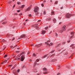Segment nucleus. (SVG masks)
<instances>
[{
    "instance_id": "nucleus-1",
    "label": "nucleus",
    "mask_w": 75,
    "mask_h": 75,
    "mask_svg": "<svg viewBox=\"0 0 75 75\" xmlns=\"http://www.w3.org/2000/svg\"><path fill=\"white\" fill-rule=\"evenodd\" d=\"M66 28V26H64L62 28V30L59 31L60 33H62L64 31H65L66 29H65Z\"/></svg>"
},
{
    "instance_id": "nucleus-2",
    "label": "nucleus",
    "mask_w": 75,
    "mask_h": 75,
    "mask_svg": "<svg viewBox=\"0 0 75 75\" xmlns=\"http://www.w3.org/2000/svg\"><path fill=\"white\" fill-rule=\"evenodd\" d=\"M24 54H23V55L21 57V61H23L24 60V59H25V56H24Z\"/></svg>"
},
{
    "instance_id": "nucleus-3",
    "label": "nucleus",
    "mask_w": 75,
    "mask_h": 75,
    "mask_svg": "<svg viewBox=\"0 0 75 75\" xmlns=\"http://www.w3.org/2000/svg\"><path fill=\"white\" fill-rule=\"evenodd\" d=\"M44 71H46L43 73L44 74H48V71H47V69H46V68H43Z\"/></svg>"
},
{
    "instance_id": "nucleus-4",
    "label": "nucleus",
    "mask_w": 75,
    "mask_h": 75,
    "mask_svg": "<svg viewBox=\"0 0 75 75\" xmlns=\"http://www.w3.org/2000/svg\"><path fill=\"white\" fill-rule=\"evenodd\" d=\"M24 37H27V35H21V36H20L19 38L20 39H21V38H24Z\"/></svg>"
},
{
    "instance_id": "nucleus-5",
    "label": "nucleus",
    "mask_w": 75,
    "mask_h": 75,
    "mask_svg": "<svg viewBox=\"0 0 75 75\" xmlns=\"http://www.w3.org/2000/svg\"><path fill=\"white\" fill-rule=\"evenodd\" d=\"M34 12H37V10L38 9V7L37 6H36L34 8Z\"/></svg>"
},
{
    "instance_id": "nucleus-6",
    "label": "nucleus",
    "mask_w": 75,
    "mask_h": 75,
    "mask_svg": "<svg viewBox=\"0 0 75 75\" xmlns=\"http://www.w3.org/2000/svg\"><path fill=\"white\" fill-rule=\"evenodd\" d=\"M71 16H72V15H71L69 13H67L66 15V17L67 18H69Z\"/></svg>"
},
{
    "instance_id": "nucleus-7",
    "label": "nucleus",
    "mask_w": 75,
    "mask_h": 75,
    "mask_svg": "<svg viewBox=\"0 0 75 75\" xmlns=\"http://www.w3.org/2000/svg\"><path fill=\"white\" fill-rule=\"evenodd\" d=\"M50 41H51L50 40H47V42H45V44H47V45H48L49 46H51V45H50V44H48V42H50Z\"/></svg>"
},
{
    "instance_id": "nucleus-8",
    "label": "nucleus",
    "mask_w": 75,
    "mask_h": 75,
    "mask_svg": "<svg viewBox=\"0 0 75 75\" xmlns=\"http://www.w3.org/2000/svg\"><path fill=\"white\" fill-rule=\"evenodd\" d=\"M42 44L40 43L36 45V46L37 47V48H39V47H40L41 46V45H42Z\"/></svg>"
},
{
    "instance_id": "nucleus-9",
    "label": "nucleus",
    "mask_w": 75,
    "mask_h": 75,
    "mask_svg": "<svg viewBox=\"0 0 75 75\" xmlns=\"http://www.w3.org/2000/svg\"><path fill=\"white\" fill-rule=\"evenodd\" d=\"M24 52H22L21 53V55L19 54V55H17V58L19 57H20V56H21V55L22 54H24Z\"/></svg>"
},
{
    "instance_id": "nucleus-10",
    "label": "nucleus",
    "mask_w": 75,
    "mask_h": 75,
    "mask_svg": "<svg viewBox=\"0 0 75 75\" xmlns=\"http://www.w3.org/2000/svg\"><path fill=\"white\" fill-rule=\"evenodd\" d=\"M37 25H38V24H37V23H36L35 25V26H36V28H37L38 29L39 28H38V26Z\"/></svg>"
},
{
    "instance_id": "nucleus-11",
    "label": "nucleus",
    "mask_w": 75,
    "mask_h": 75,
    "mask_svg": "<svg viewBox=\"0 0 75 75\" xmlns=\"http://www.w3.org/2000/svg\"><path fill=\"white\" fill-rule=\"evenodd\" d=\"M51 14H52V15H54V14H55V13H54V11H52Z\"/></svg>"
},
{
    "instance_id": "nucleus-12",
    "label": "nucleus",
    "mask_w": 75,
    "mask_h": 75,
    "mask_svg": "<svg viewBox=\"0 0 75 75\" xmlns=\"http://www.w3.org/2000/svg\"><path fill=\"white\" fill-rule=\"evenodd\" d=\"M45 31L44 30H42V34H45Z\"/></svg>"
},
{
    "instance_id": "nucleus-13",
    "label": "nucleus",
    "mask_w": 75,
    "mask_h": 75,
    "mask_svg": "<svg viewBox=\"0 0 75 75\" xmlns=\"http://www.w3.org/2000/svg\"><path fill=\"white\" fill-rule=\"evenodd\" d=\"M30 7H28V8H27L25 10V11H28V10H30Z\"/></svg>"
},
{
    "instance_id": "nucleus-14",
    "label": "nucleus",
    "mask_w": 75,
    "mask_h": 75,
    "mask_svg": "<svg viewBox=\"0 0 75 75\" xmlns=\"http://www.w3.org/2000/svg\"><path fill=\"white\" fill-rule=\"evenodd\" d=\"M51 20V18H49L47 19H46V21H48V20L50 21Z\"/></svg>"
},
{
    "instance_id": "nucleus-15",
    "label": "nucleus",
    "mask_w": 75,
    "mask_h": 75,
    "mask_svg": "<svg viewBox=\"0 0 75 75\" xmlns=\"http://www.w3.org/2000/svg\"><path fill=\"white\" fill-rule=\"evenodd\" d=\"M47 56H48V54L45 55L44 56H43V58H45V57H47Z\"/></svg>"
},
{
    "instance_id": "nucleus-16",
    "label": "nucleus",
    "mask_w": 75,
    "mask_h": 75,
    "mask_svg": "<svg viewBox=\"0 0 75 75\" xmlns=\"http://www.w3.org/2000/svg\"><path fill=\"white\" fill-rule=\"evenodd\" d=\"M37 65V62H36V61H35V62L34 63V66H35Z\"/></svg>"
},
{
    "instance_id": "nucleus-17",
    "label": "nucleus",
    "mask_w": 75,
    "mask_h": 75,
    "mask_svg": "<svg viewBox=\"0 0 75 75\" xmlns=\"http://www.w3.org/2000/svg\"><path fill=\"white\" fill-rule=\"evenodd\" d=\"M74 45V44H71L70 46V47H72V48H74V47L73 46Z\"/></svg>"
},
{
    "instance_id": "nucleus-18",
    "label": "nucleus",
    "mask_w": 75,
    "mask_h": 75,
    "mask_svg": "<svg viewBox=\"0 0 75 75\" xmlns=\"http://www.w3.org/2000/svg\"><path fill=\"white\" fill-rule=\"evenodd\" d=\"M53 21L54 22V23H55V22L57 21V20H56V19L54 18L53 19Z\"/></svg>"
},
{
    "instance_id": "nucleus-19",
    "label": "nucleus",
    "mask_w": 75,
    "mask_h": 75,
    "mask_svg": "<svg viewBox=\"0 0 75 75\" xmlns=\"http://www.w3.org/2000/svg\"><path fill=\"white\" fill-rule=\"evenodd\" d=\"M71 35H72V34H75V32H71Z\"/></svg>"
},
{
    "instance_id": "nucleus-20",
    "label": "nucleus",
    "mask_w": 75,
    "mask_h": 75,
    "mask_svg": "<svg viewBox=\"0 0 75 75\" xmlns=\"http://www.w3.org/2000/svg\"><path fill=\"white\" fill-rule=\"evenodd\" d=\"M25 5H22V6H21V8H24V7H25Z\"/></svg>"
},
{
    "instance_id": "nucleus-21",
    "label": "nucleus",
    "mask_w": 75,
    "mask_h": 75,
    "mask_svg": "<svg viewBox=\"0 0 75 75\" xmlns=\"http://www.w3.org/2000/svg\"><path fill=\"white\" fill-rule=\"evenodd\" d=\"M74 34H72V35L70 37V38H72V37H74Z\"/></svg>"
},
{
    "instance_id": "nucleus-22",
    "label": "nucleus",
    "mask_w": 75,
    "mask_h": 75,
    "mask_svg": "<svg viewBox=\"0 0 75 75\" xmlns=\"http://www.w3.org/2000/svg\"><path fill=\"white\" fill-rule=\"evenodd\" d=\"M11 2H12V1H9V2H8V3H9V4H10V3H11Z\"/></svg>"
},
{
    "instance_id": "nucleus-23",
    "label": "nucleus",
    "mask_w": 75,
    "mask_h": 75,
    "mask_svg": "<svg viewBox=\"0 0 75 75\" xmlns=\"http://www.w3.org/2000/svg\"><path fill=\"white\" fill-rule=\"evenodd\" d=\"M36 12V13L37 15H38V14H39V13L37 11Z\"/></svg>"
},
{
    "instance_id": "nucleus-24",
    "label": "nucleus",
    "mask_w": 75,
    "mask_h": 75,
    "mask_svg": "<svg viewBox=\"0 0 75 75\" xmlns=\"http://www.w3.org/2000/svg\"><path fill=\"white\" fill-rule=\"evenodd\" d=\"M7 56V54H5L4 56V58H6Z\"/></svg>"
},
{
    "instance_id": "nucleus-25",
    "label": "nucleus",
    "mask_w": 75,
    "mask_h": 75,
    "mask_svg": "<svg viewBox=\"0 0 75 75\" xmlns=\"http://www.w3.org/2000/svg\"><path fill=\"white\" fill-rule=\"evenodd\" d=\"M35 61H36V62H38V61H39V60H38V59H36Z\"/></svg>"
},
{
    "instance_id": "nucleus-26",
    "label": "nucleus",
    "mask_w": 75,
    "mask_h": 75,
    "mask_svg": "<svg viewBox=\"0 0 75 75\" xmlns=\"http://www.w3.org/2000/svg\"><path fill=\"white\" fill-rule=\"evenodd\" d=\"M33 56H34V57H36V55H35V53H34L33 54Z\"/></svg>"
},
{
    "instance_id": "nucleus-27",
    "label": "nucleus",
    "mask_w": 75,
    "mask_h": 75,
    "mask_svg": "<svg viewBox=\"0 0 75 75\" xmlns=\"http://www.w3.org/2000/svg\"><path fill=\"white\" fill-rule=\"evenodd\" d=\"M19 16H21V15H23V14L22 13H20L19 14Z\"/></svg>"
},
{
    "instance_id": "nucleus-28",
    "label": "nucleus",
    "mask_w": 75,
    "mask_h": 75,
    "mask_svg": "<svg viewBox=\"0 0 75 75\" xmlns=\"http://www.w3.org/2000/svg\"><path fill=\"white\" fill-rule=\"evenodd\" d=\"M48 26L46 27L45 28V30H47V29H48Z\"/></svg>"
},
{
    "instance_id": "nucleus-29",
    "label": "nucleus",
    "mask_w": 75,
    "mask_h": 75,
    "mask_svg": "<svg viewBox=\"0 0 75 75\" xmlns=\"http://www.w3.org/2000/svg\"><path fill=\"white\" fill-rule=\"evenodd\" d=\"M7 62V60H4V63H6V62Z\"/></svg>"
},
{
    "instance_id": "nucleus-30",
    "label": "nucleus",
    "mask_w": 75,
    "mask_h": 75,
    "mask_svg": "<svg viewBox=\"0 0 75 75\" xmlns=\"http://www.w3.org/2000/svg\"><path fill=\"white\" fill-rule=\"evenodd\" d=\"M58 3V2L57 1L55 2L54 4H57Z\"/></svg>"
},
{
    "instance_id": "nucleus-31",
    "label": "nucleus",
    "mask_w": 75,
    "mask_h": 75,
    "mask_svg": "<svg viewBox=\"0 0 75 75\" xmlns=\"http://www.w3.org/2000/svg\"><path fill=\"white\" fill-rule=\"evenodd\" d=\"M6 22H4L3 23V24H6Z\"/></svg>"
},
{
    "instance_id": "nucleus-32",
    "label": "nucleus",
    "mask_w": 75,
    "mask_h": 75,
    "mask_svg": "<svg viewBox=\"0 0 75 75\" xmlns=\"http://www.w3.org/2000/svg\"><path fill=\"white\" fill-rule=\"evenodd\" d=\"M55 35L56 36V37H57L58 36V34H57V33H55Z\"/></svg>"
},
{
    "instance_id": "nucleus-33",
    "label": "nucleus",
    "mask_w": 75,
    "mask_h": 75,
    "mask_svg": "<svg viewBox=\"0 0 75 75\" xmlns=\"http://www.w3.org/2000/svg\"><path fill=\"white\" fill-rule=\"evenodd\" d=\"M17 4H21V2H17Z\"/></svg>"
},
{
    "instance_id": "nucleus-34",
    "label": "nucleus",
    "mask_w": 75,
    "mask_h": 75,
    "mask_svg": "<svg viewBox=\"0 0 75 75\" xmlns=\"http://www.w3.org/2000/svg\"><path fill=\"white\" fill-rule=\"evenodd\" d=\"M67 42H68V43H69V42H71V40H68L67 41Z\"/></svg>"
},
{
    "instance_id": "nucleus-35",
    "label": "nucleus",
    "mask_w": 75,
    "mask_h": 75,
    "mask_svg": "<svg viewBox=\"0 0 75 75\" xmlns=\"http://www.w3.org/2000/svg\"><path fill=\"white\" fill-rule=\"evenodd\" d=\"M46 14V12L45 11H44V14Z\"/></svg>"
},
{
    "instance_id": "nucleus-36",
    "label": "nucleus",
    "mask_w": 75,
    "mask_h": 75,
    "mask_svg": "<svg viewBox=\"0 0 75 75\" xmlns=\"http://www.w3.org/2000/svg\"><path fill=\"white\" fill-rule=\"evenodd\" d=\"M54 54H52L51 56V57H53L54 56Z\"/></svg>"
},
{
    "instance_id": "nucleus-37",
    "label": "nucleus",
    "mask_w": 75,
    "mask_h": 75,
    "mask_svg": "<svg viewBox=\"0 0 75 75\" xmlns=\"http://www.w3.org/2000/svg\"><path fill=\"white\" fill-rule=\"evenodd\" d=\"M20 10H18L17 11V12L18 13V12H20Z\"/></svg>"
},
{
    "instance_id": "nucleus-38",
    "label": "nucleus",
    "mask_w": 75,
    "mask_h": 75,
    "mask_svg": "<svg viewBox=\"0 0 75 75\" xmlns=\"http://www.w3.org/2000/svg\"><path fill=\"white\" fill-rule=\"evenodd\" d=\"M29 17H31V14H29Z\"/></svg>"
},
{
    "instance_id": "nucleus-39",
    "label": "nucleus",
    "mask_w": 75,
    "mask_h": 75,
    "mask_svg": "<svg viewBox=\"0 0 75 75\" xmlns=\"http://www.w3.org/2000/svg\"><path fill=\"white\" fill-rule=\"evenodd\" d=\"M38 22L39 23H40V22H41L40 20H39V21H38Z\"/></svg>"
},
{
    "instance_id": "nucleus-40",
    "label": "nucleus",
    "mask_w": 75,
    "mask_h": 75,
    "mask_svg": "<svg viewBox=\"0 0 75 75\" xmlns=\"http://www.w3.org/2000/svg\"><path fill=\"white\" fill-rule=\"evenodd\" d=\"M16 53H18V52H19V51H16Z\"/></svg>"
},
{
    "instance_id": "nucleus-41",
    "label": "nucleus",
    "mask_w": 75,
    "mask_h": 75,
    "mask_svg": "<svg viewBox=\"0 0 75 75\" xmlns=\"http://www.w3.org/2000/svg\"><path fill=\"white\" fill-rule=\"evenodd\" d=\"M32 7V5H30V6L29 7H30V8H31V7Z\"/></svg>"
},
{
    "instance_id": "nucleus-42",
    "label": "nucleus",
    "mask_w": 75,
    "mask_h": 75,
    "mask_svg": "<svg viewBox=\"0 0 75 75\" xmlns=\"http://www.w3.org/2000/svg\"><path fill=\"white\" fill-rule=\"evenodd\" d=\"M54 51H52L51 52V53H53V52H54Z\"/></svg>"
},
{
    "instance_id": "nucleus-43",
    "label": "nucleus",
    "mask_w": 75,
    "mask_h": 75,
    "mask_svg": "<svg viewBox=\"0 0 75 75\" xmlns=\"http://www.w3.org/2000/svg\"><path fill=\"white\" fill-rule=\"evenodd\" d=\"M17 45H16V46H14L13 47V48H15V47H17Z\"/></svg>"
},
{
    "instance_id": "nucleus-44",
    "label": "nucleus",
    "mask_w": 75,
    "mask_h": 75,
    "mask_svg": "<svg viewBox=\"0 0 75 75\" xmlns=\"http://www.w3.org/2000/svg\"><path fill=\"white\" fill-rule=\"evenodd\" d=\"M50 44L51 45H53V43H50Z\"/></svg>"
},
{
    "instance_id": "nucleus-45",
    "label": "nucleus",
    "mask_w": 75,
    "mask_h": 75,
    "mask_svg": "<svg viewBox=\"0 0 75 75\" xmlns=\"http://www.w3.org/2000/svg\"><path fill=\"white\" fill-rule=\"evenodd\" d=\"M50 2H51L50 3H52V1L50 0Z\"/></svg>"
},
{
    "instance_id": "nucleus-46",
    "label": "nucleus",
    "mask_w": 75,
    "mask_h": 75,
    "mask_svg": "<svg viewBox=\"0 0 75 75\" xmlns=\"http://www.w3.org/2000/svg\"><path fill=\"white\" fill-rule=\"evenodd\" d=\"M45 2H46V1H43V3H45Z\"/></svg>"
},
{
    "instance_id": "nucleus-47",
    "label": "nucleus",
    "mask_w": 75,
    "mask_h": 75,
    "mask_svg": "<svg viewBox=\"0 0 75 75\" xmlns=\"http://www.w3.org/2000/svg\"><path fill=\"white\" fill-rule=\"evenodd\" d=\"M41 6L42 7H44V5H43V4H41Z\"/></svg>"
},
{
    "instance_id": "nucleus-48",
    "label": "nucleus",
    "mask_w": 75,
    "mask_h": 75,
    "mask_svg": "<svg viewBox=\"0 0 75 75\" xmlns=\"http://www.w3.org/2000/svg\"><path fill=\"white\" fill-rule=\"evenodd\" d=\"M57 75H60V73H58L57 74Z\"/></svg>"
},
{
    "instance_id": "nucleus-49",
    "label": "nucleus",
    "mask_w": 75,
    "mask_h": 75,
    "mask_svg": "<svg viewBox=\"0 0 75 75\" xmlns=\"http://www.w3.org/2000/svg\"><path fill=\"white\" fill-rule=\"evenodd\" d=\"M14 75H17V74H16V73H14Z\"/></svg>"
},
{
    "instance_id": "nucleus-50",
    "label": "nucleus",
    "mask_w": 75,
    "mask_h": 75,
    "mask_svg": "<svg viewBox=\"0 0 75 75\" xmlns=\"http://www.w3.org/2000/svg\"><path fill=\"white\" fill-rule=\"evenodd\" d=\"M5 49H6V47H4V49H3V51H4Z\"/></svg>"
},
{
    "instance_id": "nucleus-51",
    "label": "nucleus",
    "mask_w": 75,
    "mask_h": 75,
    "mask_svg": "<svg viewBox=\"0 0 75 75\" xmlns=\"http://www.w3.org/2000/svg\"><path fill=\"white\" fill-rule=\"evenodd\" d=\"M28 54H30V52H28Z\"/></svg>"
},
{
    "instance_id": "nucleus-52",
    "label": "nucleus",
    "mask_w": 75,
    "mask_h": 75,
    "mask_svg": "<svg viewBox=\"0 0 75 75\" xmlns=\"http://www.w3.org/2000/svg\"><path fill=\"white\" fill-rule=\"evenodd\" d=\"M19 69L18 70V71H17L18 72H19Z\"/></svg>"
},
{
    "instance_id": "nucleus-53",
    "label": "nucleus",
    "mask_w": 75,
    "mask_h": 75,
    "mask_svg": "<svg viewBox=\"0 0 75 75\" xmlns=\"http://www.w3.org/2000/svg\"><path fill=\"white\" fill-rule=\"evenodd\" d=\"M15 5H14L13 6V8L15 7Z\"/></svg>"
},
{
    "instance_id": "nucleus-54",
    "label": "nucleus",
    "mask_w": 75,
    "mask_h": 75,
    "mask_svg": "<svg viewBox=\"0 0 75 75\" xmlns=\"http://www.w3.org/2000/svg\"><path fill=\"white\" fill-rule=\"evenodd\" d=\"M71 25V23H69L68 25Z\"/></svg>"
},
{
    "instance_id": "nucleus-55",
    "label": "nucleus",
    "mask_w": 75,
    "mask_h": 75,
    "mask_svg": "<svg viewBox=\"0 0 75 75\" xmlns=\"http://www.w3.org/2000/svg\"><path fill=\"white\" fill-rule=\"evenodd\" d=\"M18 59H21V58H18Z\"/></svg>"
},
{
    "instance_id": "nucleus-56",
    "label": "nucleus",
    "mask_w": 75,
    "mask_h": 75,
    "mask_svg": "<svg viewBox=\"0 0 75 75\" xmlns=\"http://www.w3.org/2000/svg\"><path fill=\"white\" fill-rule=\"evenodd\" d=\"M4 62H3L1 63V64H4Z\"/></svg>"
},
{
    "instance_id": "nucleus-57",
    "label": "nucleus",
    "mask_w": 75,
    "mask_h": 75,
    "mask_svg": "<svg viewBox=\"0 0 75 75\" xmlns=\"http://www.w3.org/2000/svg\"><path fill=\"white\" fill-rule=\"evenodd\" d=\"M9 67H12V65H9Z\"/></svg>"
},
{
    "instance_id": "nucleus-58",
    "label": "nucleus",
    "mask_w": 75,
    "mask_h": 75,
    "mask_svg": "<svg viewBox=\"0 0 75 75\" xmlns=\"http://www.w3.org/2000/svg\"><path fill=\"white\" fill-rule=\"evenodd\" d=\"M29 61L30 62H31V60H30Z\"/></svg>"
},
{
    "instance_id": "nucleus-59",
    "label": "nucleus",
    "mask_w": 75,
    "mask_h": 75,
    "mask_svg": "<svg viewBox=\"0 0 75 75\" xmlns=\"http://www.w3.org/2000/svg\"><path fill=\"white\" fill-rule=\"evenodd\" d=\"M62 23L61 22H60L59 23V24H61Z\"/></svg>"
},
{
    "instance_id": "nucleus-60",
    "label": "nucleus",
    "mask_w": 75,
    "mask_h": 75,
    "mask_svg": "<svg viewBox=\"0 0 75 75\" xmlns=\"http://www.w3.org/2000/svg\"><path fill=\"white\" fill-rule=\"evenodd\" d=\"M65 42H63L62 44H65Z\"/></svg>"
},
{
    "instance_id": "nucleus-61",
    "label": "nucleus",
    "mask_w": 75,
    "mask_h": 75,
    "mask_svg": "<svg viewBox=\"0 0 75 75\" xmlns=\"http://www.w3.org/2000/svg\"><path fill=\"white\" fill-rule=\"evenodd\" d=\"M62 8H62V7H61V9H62Z\"/></svg>"
},
{
    "instance_id": "nucleus-62",
    "label": "nucleus",
    "mask_w": 75,
    "mask_h": 75,
    "mask_svg": "<svg viewBox=\"0 0 75 75\" xmlns=\"http://www.w3.org/2000/svg\"><path fill=\"white\" fill-rule=\"evenodd\" d=\"M52 33V32H50V33L49 34H51Z\"/></svg>"
},
{
    "instance_id": "nucleus-63",
    "label": "nucleus",
    "mask_w": 75,
    "mask_h": 75,
    "mask_svg": "<svg viewBox=\"0 0 75 75\" xmlns=\"http://www.w3.org/2000/svg\"><path fill=\"white\" fill-rule=\"evenodd\" d=\"M50 55H49L48 56V57H47L48 58V57H50Z\"/></svg>"
},
{
    "instance_id": "nucleus-64",
    "label": "nucleus",
    "mask_w": 75,
    "mask_h": 75,
    "mask_svg": "<svg viewBox=\"0 0 75 75\" xmlns=\"http://www.w3.org/2000/svg\"><path fill=\"white\" fill-rule=\"evenodd\" d=\"M27 20H28L27 19H26V20H25V21H27Z\"/></svg>"
}]
</instances>
